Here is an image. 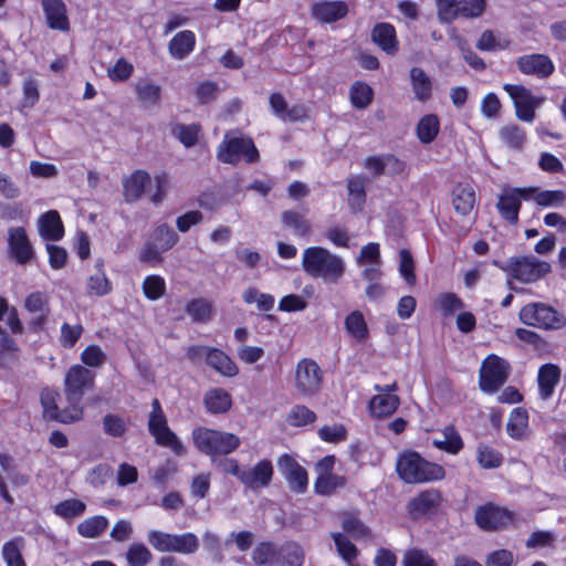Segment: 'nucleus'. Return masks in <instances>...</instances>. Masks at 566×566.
Listing matches in <instances>:
<instances>
[{"label":"nucleus","mask_w":566,"mask_h":566,"mask_svg":"<svg viewBox=\"0 0 566 566\" xmlns=\"http://www.w3.org/2000/svg\"><path fill=\"white\" fill-rule=\"evenodd\" d=\"M302 269L312 279L337 284L345 274L344 260L323 247H308L303 251Z\"/></svg>","instance_id":"1"},{"label":"nucleus","mask_w":566,"mask_h":566,"mask_svg":"<svg viewBox=\"0 0 566 566\" xmlns=\"http://www.w3.org/2000/svg\"><path fill=\"white\" fill-rule=\"evenodd\" d=\"M396 470L406 483L440 481L446 476L442 465L427 461L417 452L400 454L396 462Z\"/></svg>","instance_id":"2"},{"label":"nucleus","mask_w":566,"mask_h":566,"mask_svg":"<svg viewBox=\"0 0 566 566\" xmlns=\"http://www.w3.org/2000/svg\"><path fill=\"white\" fill-rule=\"evenodd\" d=\"M193 443L196 448L213 458L218 455H227L234 452L241 444L238 436L208 428H197L192 432Z\"/></svg>","instance_id":"3"},{"label":"nucleus","mask_w":566,"mask_h":566,"mask_svg":"<svg viewBox=\"0 0 566 566\" xmlns=\"http://www.w3.org/2000/svg\"><path fill=\"white\" fill-rule=\"evenodd\" d=\"M147 541L158 552L184 555L196 553L200 545L198 536L190 532L171 534L153 530L147 533Z\"/></svg>","instance_id":"4"},{"label":"nucleus","mask_w":566,"mask_h":566,"mask_svg":"<svg viewBox=\"0 0 566 566\" xmlns=\"http://www.w3.org/2000/svg\"><path fill=\"white\" fill-rule=\"evenodd\" d=\"M217 158L224 164L237 165L240 159L248 164L259 161L260 154L250 137L224 135L217 149Z\"/></svg>","instance_id":"5"},{"label":"nucleus","mask_w":566,"mask_h":566,"mask_svg":"<svg viewBox=\"0 0 566 566\" xmlns=\"http://www.w3.org/2000/svg\"><path fill=\"white\" fill-rule=\"evenodd\" d=\"M518 315L524 324L544 329H559L566 324L563 314L553 306L541 302L526 304L521 308Z\"/></svg>","instance_id":"6"},{"label":"nucleus","mask_w":566,"mask_h":566,"mask_svg":"<svg viewBox=\"0 0 566 566\" xmlns=\"http://www.w3.org/2000/svg\"><path fill=\"white\" fill-rule=\"evenodd\" d=\"M95 386V373L83 365L71 366L64 377V395L70 405L82 407L84 395Z\"/></svg>","instance_id":"7"},{"label":"nucleus","mask_w":566,"mask_h":566,"mask_svg":"<svg viewBox=\"0 0 566 566\" xmlns=\"http://www.w3.org/2000/svg\"><path fill=\"white\" fill-rule=\"evenodd\" d=\"M503 90L511 97L515 116L526 123L535 119V109L545 101V97L533 95L532 91L521 84H504Z\"/></svg>","instance_id":"8"},{"label":"nucleus","mask_w":566,"mask_h":566,"mask_svg":"<svg viewBox=\"0 0 566 566\" xmlns=\"http://www.w3.org/2000/svg\"><path fill=\"white\" fill-rule=\"evenodd\" d=\"M510 374V364L496 356H488L481 366L479 375L480 389L488 394H493L505 384Z\"/></svg>","instance_id":"9"},{"label":"nucleus","mask_w":566,"mask_h":566,"mask_svg":"<svg viewBox=\"0 0 566 566\" xmlns=\"http://www.w3.org/2000/svg\"><path fill=\"white\" fill-rule=\"evenodd\" d=\"M294 382L302 396L312 397L322 387L323 371L315 360L303 358L296 364Z\"/></svg>","instance_id":"10"},{"label":"nucleus","mask_w":566,"mask_h":566,"mask_svg":"<svg viewBox=\"0 0 566 566\" xmlns=\"http://www.w3.org/2000/svg\"><path fill=\"white\" fill-rule=\"evenodd\" d=\"M506 270L524 283L536 282L551 272V264L534 256L511 258Z\"/></svg>","instance_id":"11"},{"label":"nucleus","mask_w":566,"mask_h":566,"mask_svg":"<svg viewBox=\"0 0 566 566\" xmlns=\"http://www.w3.org/2000/svg\"><path fill=\"white\" fill-rule=\"evenodd\" d=\"M57 397L59 394L50 389L41 392V405L46 418L62 423H73L82 419L83 407H74L69 403L67 408L59 409L56 403Z\"/></svg>","instance_id":"12"},{"label":"nucleus","mask_w":566,"mask_h":566,"mask_svg":"<svg viewBox=\"0 0 566 566\" xmlns=\"http://www.w3.org/2000/svg\"><path fill=\"white\" fill-rule=\"evenodd\" d=\"M374 390L378 394L369 401L370 413L377 418L392 415L400 405V399L395 394L398 390V384L394 381L385 386L375 385Z\"/></svg>","instance_id":"13"},{"label":"nucleus","mask_w":566,"mask_h":566,"mask_svg":"<svg viewBox=\"0 0 566 566\" xmlns=\"http://www.w3.org/2000/svg\"><path fill=\"white\" fill-rule=\"evenodd\" d=\"M475 523L484 531H497L514 521V514L492 503L479 506L474 515Z\"/></svg>","instance_id":"14"},{"label":"nucleus","mask_w":566,"mask_h":566,"mask_svg":"<svg viewBox=\"0 0 566 566\" xmlns=\"http://www.w3.org/2000/svg\"><path fill=\"white\" fill-rule=\"evenodd\" d=\"M148 430L157 444L170 448L177 455H182L186 449L179 438L169 429L165 415H149Z\"/></svg>","instance_id":"15"},{"label":"nucleus","mask_w":566,"mask_h":566,"mask_svg":"<svg viewBox=\"0 0 566 566\" xmlns=\"http://www.w3.org/2000/svg\"><path fill=\"white\" fill-rule=\"evenodd\" d=\"M279 471L287 481L291 491L304 493L308 485L306 470L290 454H282L277 460Z\"/></svg>","instance_id":"16"},{"label":"nucleus","mask_w":566,"mask_h":566,"mask_svg":"<svg viewBox=\"0 0 566 566\" xmlns=\"http://www.w3.org/2000/svg\"><path fill=\"white\" fill-rule=\"evenodd\" d=\"M24 308L32 315L29 327L33 331L43 329L51 313L49 295L41 291L28 294L24 300Z\"/></svg>","instance_id":"17"},{"label":"nucleus","mask_w":566,"mask_h":566,"mask_svg":"<svg viewBox=\"0 0 566 566\" xmlns=\"http://www.w3.org/2000/svg\"><path fill=\"white\" fill-rule=\"evenodd\" d=\"M518 71L525 75H533L537 78H546L555 71L552 59L546 54L533 53L520 56L516 60Z\"/></svg>","instance_id":"18"},{"label":"nucleus","mask_w":566,"mask_h":566,"mask_svg":"<svg viewBox=\"0 0 566 566\" xmlns=\"http://www.w3.org/2000/svg\"><path fill=\"white\" fill-rule=\"evenodd\" d=\"M8 245L11 255L19 264L29 263L33 256V247L22 227L10 228L8 231Z\"/></svg>","instance_id":"19"},{"label":"nucleus","mask_w":566,"mask_h":566,"mask_svg":"<svg viewBox=\"0 0 566 566\" xmlns=\"http://www.w3.org/2000/svg\"><path fill=\"white\" fill-rule=\"evenodd\" d=\"M348 13V4L342 0L317 1L311 7L312 17L321 23H334Z\"/></svg>","instance_id":"20"},{"label":"nucleus","mask_w":566,"mask_h":566,"mask_svg":"<svg viewBox=\"0 0 566 566\" xmlns=\"http://www.w3.org/2000/svg\"><path fill=\"white\" fill-rule=\"evenodd\" d=\"M273 476V465L270 460H261L249 470H243L241 474V483L251 490L266 488Z\"/></svg>","instance_id":"21"},{"label":"nucleus","mask_w":566,"mask_h":566,"mask_svg":"<svg viewBox=\"0 0 566 566\" xmlns=\"http://www.w3.org/2000/svg\"><path fill=\"white\" fill-rule=\"evenodd\" d=\"M273 114L283 122H297L305 117V108L301 105L289 106L281 93H272L269 97Z\"/></svg>","instance_id":"22"},{"label":"nucleus","mask_w":566,"mask_h":566,"mask_svg":"<svg viewBox=\"0 0 566 566\" xmlns=\"http://www.w3.org/2000/svg\"><path fill=\"white\" fill-rule=\"evenodd\" d=\"M48 25L54 30H69L65 4L62 0H42Z\"/></svg>","instance_id":"23"},{"label":"nucleus","mask_w":566,"mask_h":566,"mask_svg":"<svg viewBox=\"0 0 566 566\" xmlns=\"http://www.w3.org/2000/svg\"><path fill=\"white\" fill-rule=\"evenodd\" d=\"M432 444L447 453L458 454L464 447L460 433L453 426H446L432 439Z\"/></svg>","instance_id":"24"},{"label":"nucleus","mask_w":566,"mask_h":566,"mask_svg":"<svg viewBox=\"0 0 566 566\" xmlns=\"http://www.w3.org/2000/svg\"><path fill=\"white\" fill-rule=\"evenodd\" d=\"M373 41L387 54L395 55L398 51L396 30L390 23H378L371 31Z\"/></svg>","instance_id":"25"},{"label":"nucleus","mask_w":566,"mask_h":566,"mask_svg":"<svg viewBox=\"0 0 566 566\" xmlns=\"http://www.w3.org/2000/svg\"><path fill=\"white\" fill-rule=\"evenodd\" d=\"M39 232L45 240L57 241L64 234V227L56 210H49L39 219Z\"/></svg>","instance_id":"26"},{"label":"nucleus","mask_w":566,"mask_h":566,"mask_svg":"<svg viewBox=\"0 0 566 566\" xmlns=\"http://www.w3.org/2000/svg\"><path fill=\"white\" fill-rule=\"evenodd\" d=\"M560 369L553 364H545L538 370L537 381L538 390L542 399H549L555 390L556 385L559 382Z\"/></svg>","instance_id":"27"},{"label":"nucleus","mask_w":566,"mask_h":566,"mask_svg":"<svg viewBox=\"0 0 566 566\" xmlns=\"http://www.w3.org/2000/svg\"><path fill=\"white\" fill-rule=\"evenodd\" d=\"M86 289L91 295L104 296L112 291V283L104 270V261L96 260L86 282Z\"/></svg>","instance_id":"28"},{"label":"nucleus","mask_w":566,"mask_h":566,"mask_svg":"<svg viewBox=\"0 0 566 566\" xmlns=\"http://www.w3.org/2000/svg\"><path fill=\"white\" fill-rule=\"evenodd\" d=\"M196 45V35L190 30H184L175 34L168 43V52L175 60L186 59Z\"/></svg>","instance_id":"29"},{"label":"nucleus","mask_w":566,"mask_h":566,"mask_svg":"<svg viewBox=\"0 0 566 566\" xmlns=\"http://www.w3.org/2000/svg\"><path fill=\"white\" fill-rule=\"evenodd\" d=\"M475 205V191L469 185L458 184L452 190V206L460 216L471 213Z\"/></svg>","instance_id":"30"},{"label":"nucleus","mask_w":566,"mask_h":566,"mask_svg":"<svg viewBox=\"0 0 566 566\" xmlns=\"http://www.w3.org/2000/svg\"><path fill=\"white\" fill-rule=\"evenodd\" d=\"M207 364L224 377H234L239 373L237 364L219 348L211 347Z\"/></svg>","instance_id":"31"},{"label":"nucleus","mask_w":566,"mask_h":566,"mask_svg":"<svg viewBox=\"0 0 566 566\" xmlns=\"http://www.w3.org/2000/svg\"><path fill=\"white\" fill-rule=\"evenodd\" d=\"M496 207L503 219L511 224L517 223L521 202L518 201V196H516L515 192H512L510 189L504 191L499 197Z\"/></svg>","instance_id":"32"},{"label":"nucleus","mask_w":566,"mask_h":566,"mask_svg":"<svg viewBox=\"0 0 566 566\" xmlns=\"http://www.w3.org/2000/svg\"><path fill=\"white\" fill-rule=\"evenodd\" d=\"M410 82L415 97L420 102H427L432 95V82L429 75L418 66L410 70Z\"/></svg>","instance_id":"33"},{"label":"nucleus","mask_w":566,"mask_h":566,"mask_svg":"<svg viewBox=\"0 0 566 566\" xmlns=\"http://www.w3.org/2000/svg\"><path fill=\"white\" fill-rule=\"evenodd\" d=\"M150 182V176L144 170H136L124 181V195L128 201H137L142 198L146 186Z\"/></svg>","instance_id":"34"},{"label":"nucleus","mask_w":566,"mask_h":566,"mask_svg":"<svg viewBox=\"0 0 566 566\" xmlns=\"http://www.w3.org/2000/svg\"><path fill=\"white\" fill-rule=\"evenodd\" d=\"M342 527L357 541L368 539L373 536L371 530L353 512H344L342 514Z\"/></svg>","instance_id":"35"},{"label":"nucleus","mask_w":566,"mask_h":566,"mask_svg":"<svg viewBox=\"0 0 566 566\" xmlns=\"http://www.w3.org/2000/svg\"><path fill=\"white\" fill-rule=\"evenodd\" d=\"M282 223L293 231L296 237H306L312 229V223L303 213L295 210H285L281 214Z\"/></svg>","instance_id":"36"},{"label":"nucleus","mask_w":566,"mask_h":566,"mask_svg":"<svg viewBox=\"0 0 566 566\" xmlns=\"http://www.w3.org/2000/svg\"><path fill=\"white\" fill-rule=\"evenodd\" d=\"M441 501L440 493L436 490H428L421 492L418 496L412 499L409 504L410 513L419 516L423 515L430 510L439 505Z\"/></svg>","instance_id":"37"},{"label":"nucleus","mask_w":566,"mask_h":566,"mask_svg":"<svg viewBox=\"0 0 566 566\" xmlns=\"http://www.w3.org/2000/svg\"><path fill=\"white\" fill-rule=\"evenodd\" d=\"M365 184L363 176H352L347 179L348 203L354 212L361 211L366 201Z\"/></svg>","instance_id":"38"},{"label":"nucleus","mask_w":566,"mask_h":566,"mask_svg":"<svg viewBox=\"0 0 566 566\" xmlns=\"http://www.w3.org/2000/svg\"><path fill=\"white\" fill-rule=\"evenodd\" d=\"M108 526V520L103 515H95L85 518L77 524V533L85 538H96L102 535Z\"/></svg>","instance_id":"39"},{"label":"nucleus","mask_w":566,"mask_h":566,"mask_svg":"<svg viewBox=\"0 0 566 566\" xmlns=\"http://www.w3.org/2000/svg\"><path fill=\"white\" fill-rule=\"evenodd\" d=\"M528 427L527 412L522 408H515L510 415L506 431L513 439H524Z\"/></svg>","instance_id":"40"},{"label":"nucleus","mask_w":566,"mask_h":566,"mask_svg":"<svg viewBox=\"0 0 566 566\" xmlns=\"http://www.w3.org/2000/svg\"><path fill=\"white\" fill-rule=\"evenodd\" d=\"M161 87L150 81H144L136 85V95L144 107L157 106L160 102Z\"/></svg>","instance_id":"41"},{"label":"nucleus","mask_w":566,"mask_h":566,"mask_svg":"<svg viewBox=\"0 0 566 566\" xmlns=\"http://www.w3.org/2000/svg\"><path fill=\"white\" fill-rule=\"evenodd\" d=\"M53 513L63 520H73L82 516L86 511V504L78 499H67L52 507Z\"/></svg>","instance_id":"42"},{"label":"nucleus","mask_w":566,"mask_h":566,"mask_svg":"<svg viewBox=\"0 0 566 566\" xmlns=\"http://www.w3.org/2000/svg\"><path fill=\"white\" fill-rule=\"evenodd\" d=\"M440 129V122L437 115L428 114L420 118L417 125V136L422 144H430L434 140Z\"/></svg>","instance_id":"43"},{"label":"nucleus","mask_w":566,"mask_h":566,"mask_svg":"<svg viewBox=\"0 0 566 566\" xmlns=\"http://www.w3.org/2000/svg\"><path fill=\"white\" fill-rule=\"evenodd\" d=\"M231 396L221 388L212 389L206 394L205 403L213 413H223L231 407Z\"/></svg>","instance_id":"44"},{"label":"nucleus","mask_w":566,"mask_h":566,"mask_svg":"<svg viewBox=\"0 0 566 566\" xmlns=\"http://www.w3.org/2000/svg\"><path fill=\"white\" fill-rule=\"evenodd\" d=\"M345 328L356 340L364 342L368 337V326L359 311H354L346 316Z\"/></svg>","instance_id":"45"},{"label":"nucleus","mask_w":566,"mask_h":566,"mask_svg":"<svg viewBox=\"0 0 566 566\" xmlns=\"http://www.w3.org/2000/svg\"><path fill=\"white\" fill-rule=\"evenodd\" d=\"M347 479L343 475L319 474L314 483L315 492L319 495H331L335 490L346 485Z\"/></svg>","instance_id":"46"},{"label":"nucleus","mask_w":566,"mask_h":566,"mask_svg":"<svg viewBox=\"0 0 566 566\" xmlns=\"http://www.w3.org/2000/svg\"><path fill=\"white\" fill-rule=\"evenodd\" d=\"M148 241L165 252L176 244L178 235L167 224H160L151 232Z\"/></svg>","instance_id":"47"},{"label":"nucleus","mask_w":566,"mask_h":566,"mask_svg":"<svg viewBox=\"0 0 566 566\" xmlns=\"http://www.w3.org/2000/svg\"><path fill=\"white\" fill-rule=\"evenodd\" d=\"M22 543V537H14L3 544L1 554L7 566H27L21 553Z\"/></svg>","instance_id":"48"},{"label":"nucleus","mask_w":566,"mask_h":566,"mask_svg":"<svg viewBox=\"0 0 566 566\" xmlns=\"http://www.w3.org/2000/svg\"><path fill=\"white\" fill-rule=\"evenodd\" d=\"M501 140L514 150H521L526 140V134L523 128L515 124H510L501 128Z\"/></svg>","instance_id":"49"},{"label":"nucleus","mask_w":566,"mask_h":566,"mask_svg":"<svg viewBox=\"0 0 566 566\" xmlns=\"http://www.w3.org/2000/svg\"><path fill=\"white\" fill-rule=\"evenodd\" d=\"M476 461L482 469H496L502 464L503 457L492 447L479 443L476 448Z\"/></svg>","instance_id":"50"},{"label":"nucleus","mask_w":566,"mask_h":566,"mask_svg":"<svg viewBox=\"0 0 566 566\" xmlns=\"http://www.w3.org/2000/svg\"><path fill=\"white\" fill-rule=\"evenodd\" d=\"M401 566H438V564L427 551L411 547L405 551Z\"/></svg>","instance_id":"51"},{"label":"nucleus","mask_w":566,"mask_h":566,"mask_svg":"<svg viewBox=\"0 0 566 566\" xmlns=\"http://www.w3.org/2000/svg\"><path fill=\"white\" fill-rule=\"evenodd\" d=\"M242 300L247 304H255L259 311L269 312L274 307L275 300L271 294L262 293L255 287L243 291Z\"/></svg>","instance_id":"52"},{"label":"nucleus","mask_w":566,"mask_h":566,"mask_svg":"<svg viewBox=\"0 0 566 566\" xmlns=\"http://www.w3.org/2000/svg\"><path fill=\"white\" fill-rule=\"evenodd\" d=\"M371 87L363 82H355L350 87V102L358 109L366 108L373 101Z\"/></svg>","instance_id":"53"},{"label":"nucleus","mask_w":566,"mask_h":566,"mask_svg":"<svg viewBox=\"0 0 566 566\" xmlns=\"http://www.w3.org/2000/svg\"><path fill=\"white\" fill-rule=\"evenodd\" d=\"M486 8L485 0H459L455 8V19L463 17L475 19L483 14Z\"/></svg>","instance_id":"54"},{"label":"nucleus","mask_w":566,"mask_h":566,"mask_svg":"<svg viewBox=\"0 0 566 566\" xmlns=\"http://www.w3.org/2000/svg\"><path fill=\"white\" fill-rule=\"evenodd\" d=\"M126 559L128 566H147L153 559V554L145 544L134 543L126 552Z\"/></svg>","instance_id":"55"},{"label":"nucleus","mask_w":566,"mask_h":566,"mask_svg":"<svg viewBox=\"0 0 566 566\" xmlns=\"http://www.w3.org/2000/svg\"><path fill=\"white\" fill-rule=\"evenodd\" d=\"M331 536L335 543L337 553L345 562L352 563L357 558L358 549L346 535L343 533H332Z\"/></svg>","instance_id":"56"},{"label":"nucleus","mask_w":566,"mask_h":566,"mask_svg":"<svg viewBox=\"0 0 566 566\" xmlns=\"http://www.w3.org/2000/svg\"><path fill=\"white\" fill-rule=\"evenodd\" d=\"M143 292L150 301L159 300L166 292L165 280L160 275H148L143 282Z\"/></svg>","instance_id":"57"},{"label":"nucleus","mask_w":566,"mask_h":566,"mask_svg":"<svg viewBox=\"0 0 566 566\" xmlns=\"http://www.w3.org/2000/svg\"><path fill=\"white\" fill-rule=\"evenodd\" d=\"M534 201L542 207H563L566 201L564 190H542L534 196Z\"/></svg>","instance_id":"58"},{"label":"nucleus","mask_w":566,"mask_h":566,"mask_svg":"<svg viewBox=\"0 0 566 566\" xmlns=\"http://www.w3.org/2000/svg\"><path fill=\"white\" fill-rule=\"evenodd\" d=\"M106 359V354L97 345H90L81 353V361L91 368H101Z\"/></svg>","instance_id":"59"},{"label":"nucleus","mask_w":566,"mask_h":566,"mask_svg":"<svg viewBox=\"0 0 566 566\" xmlns=\"http://www.w3.org/2000/svg\"><path fill=\"white\" fill-rule=\"evenodd\" d=\"M103 429L106 434L120 438L125 434L127 426L120 416L108 413L103 418Z\"/></svg>","instance_id":"60"},{"label":"nucleus","mask_w":566,"mask_h":566,"mask_svg":"<svg viewBox=\"0 0 566 566\" xmlns=\"http://www.w3.org/2000/svg\"><path fill=\"white\" fill-rule=\"evenodd\" d=\"M200 126L197 124L184 125L179 124L174 128V134L179 142L186 147H192L198 140Z\"/></svg>","instance_id":"61"},{"label":"nucleus","mask_w":566,"mask_h":566,"mask_svg":"<svg viewBox=\"0 0 566 566\" xmlns=\"http://www.w3.org/2000/svg\"><path fill=\"white\" fill-rule=\"evenodd\" d=\"M282 562L280 566H302L303 564V549L301 546L289 543L281 549Z\"/></svg>","instance_id":"62"},{"label":"nucleus","mask_w":566,"mask_h":566,"mask_svg":"<svg viewBox=\"0 0 566 566\" xmlns=\"http://www.w3.org/2000/svg\"><path fill=\"white\" fill-rule=\"evenodd\" d=\"M133 72V64L126 59L120 57L112 67H108L107 75L113 82H124L132 76Z\"/></svg>","instance_id":"63"},{"label":"nucleus","mask_w":566,"mask_h":566,"mask_svg":"<svg viewBox=\"0 0 566 566\" xmlns=\"http://www.w3.org/2000/svg\"><path fill=\"white\" fill-rule=\"evenodd\" d=\"M438 306L444 316H451L464 307L462 300L454 293H443L438 297Z\"/></svg>","instance_id":"64"}]
</instances>
